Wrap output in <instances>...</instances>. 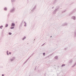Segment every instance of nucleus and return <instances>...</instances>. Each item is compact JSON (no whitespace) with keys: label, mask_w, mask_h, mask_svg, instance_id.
<instances>
[{"label":"nucleus","mask_w":76,"mask_h":76,"mask_svg":"<svg viewBox=\"0 0 76 76\" xmlns=\"http://www.w3.org/2000/svg\"><path fill=\"white\" fill-rule=\"evenodd\" d=\"M65 66V64H63L62 65H61V67H64V66Z\"/></svg>","instance_id":"12"},{"label":"nucleus","mask_w":76,"mask_h":76,"mask_svg":"<svg viewBox=\"0 0 76 76\" xmlns=\"http://www.w3.org/2000/svg\"><path fill=\"white\" fill-rule=\"evenodd\" d=\"M59 9V7H56L55 10L53 12V14H56V12H57V11H58V10Z\"/></svg>","instance_id":"1"},{"label":"nucleus","mask_w":76,"mask_h":76,"mask_svg":"<svg viewBox=\"0 0 76 76\" xmlns=\"http://www.w3.org/2000/svg\"><path fill=\"white\" fill-rule=\"evenodd\" d=\"M57 2V0H54V2H53V4H55L56 3V2Z\"/></svg>","instance_id":"13"},{"label":"nucleus","mask_w":76,"mask_h":76,"mask_svg":"<svg viewBox=\"0 0 76 76\" xmlns=\"http://www.w3.org/2000/svg\"><path fill=\"white\" fill-rule=\"evenodd\" d=\"M54 58L55 60H58V56H56Z\"/></svg>","instance_id":"9"},{"label":"nucleus","mask_w":76,"mask_h":76,"mask_svg":"<svg viewBox=\"0 0 76 76\" xmlns=\"http://www.w3.org/2000/svg\"><path fill=\"white\" fill-rule=\"evenodd\" d=\"M2 76H4V74H2Z\"/></svg>","instance_id":"29"},{"label":"nucleus","mask_w":76,"mask_h":76,"mask_svg":"<svg viewBox=\"0 0 76 76\" xmlns=\"http://www.w3.org/2000/svg\"><path fill=\"white\" fill-rule=\"evenodd\" d=\"M29 58L26 61V62H27V61H28L29 60Z\"/></svg>","instance_id":"21"},{"label":"nucleus","mask_w":76,"mask_h":76,"mask_svg":"<svg viewBox=\"0 0 76 76\" xmlns=\"http://www.w3.org/2000/svg\"><path fill=\"white\" fill-rule=\"evenodd\" d=\"M8 52H9V51H7V53H8Z\"/></svg>","instance_id":"33"},{"label":"nucleus","mask_w":76,"mask_h":76,"mask_svg":"<svg viewBox=\"0 0 76 76\" xmlns=\"http://www.w3.org/2000/svg\"><path fill=\"white\" fill-rule=\"evenodd\" d=\"M26 62H26V61L24 63V64H25Z\"/></svg>","instance_id":"27"},{"label":"nucleus","mask_w":76,"mask_h":76,"mask_svg":"<svg viewBox=\"0 0 76 76\" xmlns=\"http://www.w3.org/2000/svg\"><path fill=\"white\" fill-rule=\"evenodd\" d=\"M9 35H12V33H9Z\"/></svg>","instance_id":"24"},{"label":"nucleus","mask_w":76,"mask_h":76,"mask_svg":"<svg viewBox=\"0 0 76 76\" xmlns=\"http://www.w3.org/2000/svg\"><path fill=\"white\" fill-rule=\"evenodd\" d=\"M25 39H26V37L24 36V37L22 39V40H24Z\"/></svg>","instance_id":"14"},{"label":"nucleus","mask_w":76,"mask_h":76,"mask_svg":"<svg viewBox=\"0 0 76 76\" xmlns=\"http://www.w3.org/2000/svg\"><path fill=\"white\" fill-rule=\"evenodd\" d=\"M31 57V56H30L29 57V58H30Z\"/></svg>","instance_id":"32"},{"label":"nucleus","mask_w":76,"mask_h":76,"mask_svg":"<svg viewBox=\"0 0 76 76\" xmlns=\"http://www.w3.org/2000/svg\"><path fill=\"white\" fill-rule=\"evenodd\" d=\"M45 53H43V55L44 56H45Z\"/></svg>","instance_id":"23"},{"label":"nucleus","mask_w":76,"mask_h":76,"mask_svg":"<svg viewBox=\"0 0 76 76\" xmlns=\"http://www.w3.org/2000/svg\"><path fill=\"white\" fill-rule=\"evenodd\" d=\"M15 23H12V25H11L12 26H15Z\"/></svg>","instance_id":"11"},{"label":"nucleus","mask_w":76,"mask_h":76,"mask_svg":"<svg viewBox=\"0 0 76 76\" xmlns=\"http://www.w3.org/2000/svg\"><path fill=\"white\" fill-rule=\"evenodd\" d=\"M10 61H13V59H12L11 58L10 59Z\"/></svg>","instance_id":"17"},{"label":"nucleus","mask_w":76,"mask_h":76,"mask_svg":"<svg viewBox=\"0 0 76 76\" xmlns=\"http://www.w3.org/2000/svg\"><path fill=\"white\" fill-rule=\"evenodd\" d=\"M23 23L25 24L24 25V26H26V23L25 21H24Z\"/></svg>","instance_id":"10"},{"label":"nucleus","mask_w":76,"mask_h":76,"mask_svg":"<svg viewBox=\"0 0 76 76\" xmlns=\"http://www.w3.org/2000/svg\"><path fill=\"white\" fill-rule=\"evenodd\" d=\"M2 28H3V26H0V28H1V29H2Z\"/></svg>","instance_id":"19"},{"label":"nucleus","mask_w":76,"mask_h":76,"mask_svg":"<svg viewBox=\"0 0 76 76\" xmlns=\"http://www.w3.org/2000/svg\"><path fill=\"white\" fill-rule=\"evenodd\" d=\"M12 54V53L11 52H9V54H10H10Z\"/></svg>","instance_id":"26"},{"label":"nucleus","mask_w":76,"mask_h":76,"mask_svg":"<svg viewBox=\"0 0 76 76\" xmlns=\"http://www.w3.org/2000/svg\"><path fill=\"white\" fill-rule=\"evenodd\" d=\"M7 56H9V53L8 52H7Z\"/></svg>","instance_id":"25"},{"label":"nucleus","mask_w":76,"mask_h":76,"mask_svg":"<svg viewBox=\"0 0 76 76\" xmlns=\"http://www.w3.org/2000/svg\"><path fill=\"white\" fill-rule=\"evenodd\" d=\"M12 59H13V60H15V57H13Z\"/></svg>","instance_id":"22"},{"label":"nucleus","mask_w":76,"mask_h":76,"mask_svg":"<svg viewBox=\"0 0 76 76\" xmlns=\"http://www.w3.org/2000/svg\"><path fill=\"white\" fill-rule=\"evenodd\" d=\"M65 50H67V48H65Z\"/></svg>","instance_id":"31"},{"label":"nucleus","mask_w":76,"mask_h":76,"mask_svg":"<svg viewBox=\"0 0 76 76\" xmlns=\"http://www.w3.org/2000/svg\"><path fill=\"white\" fill-rule=\"evenodd\" d=\"M44 45V44H43L42 45H42Z\"/></svg>","instance_id":"34"},{"label":"nucleus","mask_w":76,"mask_h":76,"mask_svg":"<svg viewBox=\"0 0 76 76\" xmlns=\"http://www.w3.org/2000/svg\"><path fill=\"white\" fill-rule=\"evenodd\" d=\"M14 27H10V29H14Z\"/></svg>","instance_id":"16"},{"label":"nucleus","mask_w":76,"mask_h":76,"mask_svg":"<svg viewBox=\"0 0 76 76\" xmlns=\"http://www.w3.org/2000/svg\"><path fill=\"white\" fill-rule=\"evenodd\" d=\"M12 2H15L16 0H11Z\"/></svg>","instance_id":"15"},{"label":"nucleus","mask_w":76,"mask_h":76,"mask_svg":"<svg viewBox=\"0 0 76 76\" xmlns=\"http://www.w3.org/2000/svg\"><path fill=\"white\" fill-rule=\"evenodd\" d=\"M50 37H52V36H50Z\"/></svg>","instance_id":"35"},{"label":"nucleus","mask_w":76,"mask_h":76,"mask_svg":"<svg viewBox=\"0 0 76 76\" xmlns=\"http://www.w3.org/2000/svg\"><path fill=\"white\" fill-rule=\"evenodd\" d=\"M71 19H76V17L75 16H73L71 17Z\"/></svg>","instance_id":"5"},{"label":"nucleus","mask_w":76,"mask_h":76,"mask_svg":"<svg viewBox=\"0 0 76 76\" xmlns=\"http://www.w3.org/2000/svg\"><path fill=\"white\" fill-rule=\"evenodd\" d=\"M76 65V61L75 62V64L72 66V67H75V66Z\"/></svg>","instance_id":"8"},{"label":"nucleus","mask_w":76,"mask_h":76,"mask_svg":"<svg viewBox=\"0 0 76 76\" xmlns=\"http://www.w3.org/2000/svg\"><path fill=\"white\" fill-rule=\"evenodd\" d=\"M4 10H7V8H6V7L5 8Z\"/></svg>","instance_id":"20"},{"label":"nucleus","mask_w":76,"mask_h":76,"mask_svg":"<svg viewBox=\"0 0 76 76\" xmlns=\"http://www.w3.org/2000/svg\"><path fill=\"white\" fill-rule=\"evenodd\" d=\"M67 23H64L62 25V26H67Z\"/></svg>","instance_id":"4"},{"label":"nucleus","mask_w":76,"mask_h":76,"mask_svg":"<svg viewBox=\"0 0 76 76\" xmlns=\"http://www.w3.org/2000/svg\"><path fill=\"white\" fill-rule=\"evenodd\" d=\"M65 11H63L62 12H65Z\"/></svg>","instance_id":"30"},{"label":"nucleus","mask_w":76,"mask_h":76,"mask_svg":"<svg viewBox=\"0 0 76 76\" xmlns=\"http://www.w3.org/2000/svg\"><path fill=\"white\" fill-rule=\"evenodd\" d=\"M15 9L14 7L12 8L10 10L11 13H13L14 12H15Z\"/></svg>","instance_id":"2"},{"label":"nucleus","mask_w":76,"mask_h":76,"mask_svg":"<svg viewBox=\"0 0 76 76\" xmlns=\"http://www.w3.org/2000/svg\"><path fill=\"white\" fill-rule=\"evenodd\" d=\"M7 26H8V24H7L6 25V26H5V27H7Z\"/></svg>","instance_id":"18"},{"label":"nucleus","mask_w":76,"mask_h":76,"mask_svg":"<svg viewBox=\"0 0 76 76\" xmlns=\"http://www.w3.org/2000/svg\"><path fill=\"white\" fill-rule=\"evenodd\" d=\"M74 37H76V30H75L74 31Z\"/></svg>","instance_id":"7"},{"label":"nucleus","mask_w":76,"mask_h":76,"mask_svg":"<svg viewBox=\"0 0 76 76\" xmlns=\"http://www.w3.org/2000/svg\"><path fill=\"white\" fill-rule=\"evenodd\" d=\"M54 7H53L52 8V9H54Z\"/></svg>","instance_id":"28"},{"label":"nucleus","mask_w":76,"mask_h":76,"mask_svg":"<svg viewBox=\"0 0 76 76\" xmlns=\"http://www.w3.org/2000/svg\"><path fill=\"white\" fill-rule=\"evenodd\" d=\"M72 61H73L72 60H71L69 61V64H72Z\"/></svg>","instance_id":"6"},{"label":"nucleus","mask_w":76,"mask_h":76,"mask_svg":"<svg viewBox=\"0 0 76 76\" xmlns=\"http://www.w3.org/2000/svg\"><path fill=\"white\" fill-rule=\"evenodd\" d=\"M36 8V6H34V7L33 8V9L31 10V13H32V12H34V10H35V9Z\"/></svg>","instance_id":"3"}]
</instances>
